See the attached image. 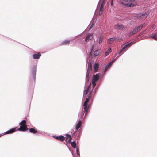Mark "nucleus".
Here are the masks:
<instances>
[{
    "mask_svg": "<svg viewBox=\"0 0 157 157\" xmlns=\"http://www.w3.org/2000/svg\"><path fill=\"white\" fill-rule=\"evenodd\" d=\"M90 100L87 98H86L85 101L83 105L84 107V111L86 112L85 115L86 114H87L88 111L90 107V105H88V103L89 102V101Z\"/></svg>",
    "mask_w": 157,
    "mask_h": 157,
    "instance_id": "obj_2",
    "label": "nucleus"
},
{
    "mask_svg": "<svg viewBox=\"0 0 157 157\" xmlns=\"http://www.w3.org/2000/svg\"><path fill=\"white\" fill-rule=\"evenodd\" d=\"M93 24H92V25H91V26H90V29H91V28H92V26H93Z\"/></svg>",
    "mask_w": 157,
    "mask_h": 157,
    "instance_id": "obj_41",
    "label": "nucleus"
},
{
    "mask_svg": "<svg viewBox=\"0 0 157 157\" xmlns=\"http://www.w3.org/2000/svg\"><path fill=\"white\" fill-rule=\"evenodd\" d=\"M100 52L99 50H96L94 52V55L95 56H98L100 53Z\"/></svg>",
    "mask_w": 157,
    "mask_h": 157,
    "instance_id": "obj_22",
    "label": "nucleus"
},
{
    "mask_svg": "<svg viewBox=\"0 0 157 157\" xmlns=\"http://www.w3.org/2000/svg\"><path fill=\"white\" fill-rule=\"evenodd\" d=\"M36 66L33 67L32 71V73L33 74V76L34 79H35L36 76Z\"/></svg>",
    "mask_w": 157,
    "mask_h": 157,
    "instance_id": "obj_8",
    "label": "nucleus"
},
{
    "mask_svg": "<svg viewBox=\"0 0 157 157\" xmlns=\"http://www.w3.org/2000/svg\"><path fill=\"white\" fill-rule=\"evenodd\" d=\"M148 14H143L141 16L140 18H145L147 17V15H148Z\"/></svg>",
    "mask_w": 157,
    "mask_h": 157,
    "instance_id": "obj_25",
    "label": "nucleus"
},
{
    "mask_svg": "<svg viewBox=\"0 0 157 157\" xmlns=\"http://www.w3.org/2000/svg\"><path fill=\"white\" fill-rule=\"evenodd\" d=\"M53 137L57 140L61 141H63L65 139V137L61 135L59 136L55 135L53 136Z\"/></svg>",
    "mask_w": 157,
    "mask_h": 157,
    "instance_id": "obj_5",
    "label": "nucleus"
},
{
    "mask_svg": "<svg viewBox=\"0 0 157 157\" xmlns=\"http://www.w3.org/2000/svg\"><path fill=\"white\" fill-rule=\"evenodd\" d=\"M93 46L92 47V50H93Z\"/></svg>",
    "mask_w": 157,
    "mask_h": 157,
    "instance_id": "obj_42",
    "label": "nucleus"
},
{
    "mask_svg": "<svg viewBox=\"0 0 157 157\" xmlns=\"http://www.w3.org/2000/svg\"><path fill=\"white\" fill-rule=\"evenodd\" d=\"M115 27L117 28H118L119 30H121L123 29L124 27L123 25H120L119 24H116L114 25Z\"/></svg>",
    "mask_w": 157,
    "mask_h": 157,
    "instance_id": "obj_16",
    "label": "nucleus"
},
{
    "mask_svg": "<svg viewBox=\"0 0 157 157\" xmlns=\"http://www.w3.org/2000/svg\"><path fill=\"white\" fill-rule=\"evenodd\" d=\"M116 38L115 37L111 38L108 40V43L112 44L113 42L116 40Z\"/></svg>",
    "mask_w": 157,
    "mask_h": 157,
    "instance_id": "obj_15",
    "label": "nucleus"
},
{
    "mask_svg": "<svg viewBox=\"0 0 157 157\" xmlns=\"http://www.w3.org/2000/svg\"><path fill=\"white\" fill-rule=\"evenodd\" d=\"M135 0H129V2H133Z\"/></svg>",
    "mask_w": 157,
    "mask_h": 157,
    "instance_id": "obj_39",
    "label": "nucleus"
},
{
    "mask_svg": "<svg viewBox=\"0 0 157 157\" xmlns=\"http://www.w3.org/2000/svg\"><path fill=\"white\" fill-rule=\"evenodd\" d=\"M125 5V6L128 7H133L134 6H135V5L134 3H128V4H126Z\"/></svg>",
    "mask_w": 157,
    "mask_h": 157,
    "instance_id": "obj_19",
    "label": "nucleus"
},
{
    "mask_svg": "<svg viewBox=\"0 0 157 157\" xmlns=\"http://www.w3.org/2000/svg\"><path fill=\"white\" fill-rule=\"evenodd\" d=\"M123 50H122V49L120 51V52H119L118 54H120L121 53V52L123 51Z\"/></svg>",
    "mask_w": 157,
    "mask_h": 157,
    "instance_id": "obj_37",
    "label": "nucleus"
},
{
    "mask_svg": "<svg viewBox=\"0 0 157 157\" xmlns=\"http://www.w3.org/2000/svg\"><path fill=\"white\" fill-rule=\"evenodd\" d=\"M103 38L102 36H101L99 38V44L101 43L103 41Z\"/></svg>",
    "mask_w": 157,
    "mask_h": 157,
    "instance_id": "obj_26",
    "label": "nucleus"
},
{
    "mask_svg": "<svg viewBox=\"0 0 157 157\" xmlns=\"http://www.w3.org/2000/svg\"><path fill=\"white\" fill-rule=\"evenodd\" d=\"M82 125V123L81 121H79L78 122V123L76 125V126L75 127L76 129L77 130H78L79 128Z\"/></svg>",
    "mask_w": 157,
    "mask_h": 157,
    "instance_id": "obj_17",
    "label": "nucleus"
},
{
    "mask_svg": "<svg viewBox=\"0 0 157 157\" xmlns=\"http://www.w3.org/2000/svg\"><path fill=\"white\" fill-rule=\"evenodd\" d=\"M93 38V34L92 33H89L88 36L85 39V41L86 42H88L90 40H91Z\"/></svg>",
    "mask_w": 157,
    "mask_h": 157,
    "instance_id": "obj_9",
    "label": "nucleus"
},
{
    "mask_svg": "<svg viewBox=\"0 0 157 157\" xmlns=\"http://www.w3.org/2000/svg\"><path fill=\"white\" fill-rule=\"evenodd\" d=\"M66 141L67 143H70L71 142L72 137L71 136L67 134H66L65 135Z\"/></svg>",
    "mask_w": 157,
    "mask_h": 157,
    "instance_id": "obj_4",
    "label": "nucleus"
},
{
    "mask_svg": "<svg viewBox=\"0 0 157 157\" xmlns=\"http://www.w3.org/2000/svg\"><path fill=\"white\" fill-rule=\"evenodd\" d=\"M93 97L92 91H90L88 94V96L87 98L90 100L91 101L93 100Z\"/></svg>",
    "mask_w": 157,
    "mask_h": 157,
    "instance_id": "obj_13",
    "label": "nucleus"
},
{
    "mask_svg": "<svg viewBox=\"0 0 157 157\" xmlns=\"http://www.w3.org/2000/svg\"><path fill=\"white\" fill-rule=\"evenodd\" d=\"M76 153L77 155H78L79 154V151L78 149H77L76 150Z\"/></svg>",
    "mask_w": 157,
    "mask_h": 157,
    "instance_id": "obj_36",
    "label": "nucleus"
},
{
    "mask_svg": "<svg viewBox=\"0 0 157 157\" xmlns=\"http://www.w3.org/2000/svg\"><path fill=\"white\" fill-rule=\"evenodd\" d=\"M102 13H103V10H100V11H99V15H101Z\"/></svg>",
    "mask_w": 157,
    "mask_h": 157,
    "instance_id": "obj_31",
    "label": "nucleus"
},
{
    "mask_svg": "<svg viewBox=\"0 0 157 157\" xmlns=\"http://www.w3.org/2000/svg\"><path fill=\"white\" fill-rule=\"evenodd\" d=\"M105 1L103 0V1L102 3L101 4V7L100 8V10H101L103 11V10H104V4H105Z\"/></svg>",
    "mask_w": 157,
    "mask_h": 157,
    "instance_id": "obj_21",
    "label": "nucleus"
},
{
    "mask_svg": "<svg viewBox=\"0 0 157 157\" xmlns=\"http://www.w3.org/2000/svg\"><path fill=\"white\" fill-rule=\"evenodd\" d=\"M71 145L74 148H75L76 147V144L75 142L73 141L71 142Z\"/></svg>",
    "mask_w": 157,
    "mask_h": 157,
    "instance_id": "obj_23",
    "label": "nucleus"
},
{
    "mask_svg": "<svg viewBox=\"0 0 157 157\" xmlns=\"http://www.w3.org/2000/svg\"><path fill=\"white\" fill-rule=\"evenodd\" d=\"M113 0H112L111 1V6H112L113 5Z\"/></svg>",
    "mask_w": 157,
    "mask_h": 157,
    "instance_id": "obj_34",
    "label": "nucleus"
},
{
    "mask_svg": "<svg viewBox=\"0 0 157 157\" xmlns=\"http://www.w3.org/2000/svg\"><path fill=\"white\" fill-rule=\"evenodd\" d=\"M126 47L124 46L121 49L122 50H124V49H125V48H126Z\"/></svg>",
    "mask_w": 157,
    "mask_h": 157,
    "instance_id": "obj_33",
    "label": "nucleus"
},
{
    "mask_svg": "<svg viewBox=\"0 0 157 157\" xmlns=\"http://www.w3.org/2000/svg\"><path fill=\"white\" fill-rule=\"evenodd\" d=\"M92 85L93 88H94L96 85V82L92 81Z\"/></svg>",
    "mask_w": 157,
    "mask_h": 157,
    "instance_id": "obj_28",
    "label": "nucleus"
},
{
    "mask_svg": "<svg viewBox=\"0 0 157 157\" xmlns=\"http://www.w3.org/2000/svg\"><path fill=\"white\" fill-rule=\"evenodd\" d=\"M116 59H114L111 62H112V63H114L115 61L116 60Z\"/></svg>",
    "mask_w": 157,
    "mask_h": 157,
    "instance_id": "obj_38",
    "label": "nucleus"
},
{
    "mask_svg": "<svg viewBox=\"0 0 157 157\" xmlns=\"http://www.w3.org/2000/svg\"><path fill=\"white\" fill-rule=\"evenodd\" d=\"M120 4L123 5L124 6H125V5L126 4L124 3L122 1H120L119 2Z\"/></svg>",
    "mask_w": 157,
    "mask_h": 157,
    "instance_id": "obj_29",
    "label": "nucleus"
},
{
    "mask_svg": "<svg viewBox=\"0 0 157 157\" xmlns=\"http://www.w3.org/2000/svg\"><path fill=\"white\" fill-rule=\"evenodd\" d=\"M109 67H108L107 66H106V67H105V71H106V70H107L108 69V68H109Z\"/></svg>",
    "mask_w": 157,
    "mask_h": 157,
    "instance_id": "obj_35",
    "label": "nucleus"
},
{
    "mask_svg": "<svg viewBox=\"0 0 157 157\" xmlns=\"http://www.w3.org/2000/svg\"><path fill=\"white\" fill-rule=\"evenodd\" d=\"M112 64V62L109 63L108 65H107L109 67Z\"/></svg>",
    "mask_w": 157,
    "mask_h": 157,
    "instance_id": "obj_30",
    "label": "nucleus"
},
{
    "mask_svg": "<svg viewBox=\"0 0 157 157\" xmlns=\"http://www.w3.org/2000/svg\"><path fill=\"white\" fill-rule=\"evenodd\" d=\"M70 42V40H65L61 43L60 45L61 46V45H68L69 44Z\"/></svg>",
    "mask_w": 157,
    "mask_h": 157,
    "instance_id": "obj_14",
    "label": "nucleus"
},
{
    "mask_svg": "<svg viewBox=\"0 0 157 157\" xmlns=\"http://www.w3.org/2000/svg\"><path fill=\"white\" fill-rule=\"evenodd\" d=\"M124 2H128V1L127 0H125L124 1H123Z\"/></svg>",
    "mask_w": 157,
    "mask_h": 157,
    "instance_id": "obj_40",
    "label": "nucleus"
},
{
    "mask_svg": "<svg viewBox=\"0 0 157 157\" xmlns=\"http://www.w3.org/2000/svg\"><path fill=\"white\" fill-rule=\"evenodd\" d=\"M99 67V65L98 64L95 63L94 64V71L95 72H97L98 70Z\"/></svg>",
    "mask_w": 157,
    "mask_h": 157,
    "instance_id": "obj_20",
    "label": "nucleus"
},
{
    "mask_svg": "<svg viewBox=\"0 0 157 157\" xmlns=\"http://www.w3.org/2000/svg\"><path fill=\"white\" fill-rule=\"evenodd\" d=\"M16 128H12L6 132H5V134H7L13 133L17 131V130L16 129Z\"/></svg>",
    "mask_w": 157,
    "mask_h": 157,
    "instance_id": "obj_7",
    "label": "nucleus"
},
{
    "mask_svg": "<svg viewBox=\"0 0 157 157\" xmlns=\"http://www.w3.org/2000/svg\"><path fill=\"white\" fill-rule=\"evenodd\" d=\"M99 75L98 73H97L95 75H94L93 77V80L92 81L95 82H97L99 79Z\"/></svg>",
    "mask_w": 157,
    "mask_h": 157,
    "instance_id": "obj_6",
    "label": "nucleus"
},
{
    "mask_svg": "<svg viewBox=\"0 0 157 157\" xmlns=\"http://www.w3.org/2000/svg\"><path fill=\"white\" fill-rule=\"evenodd\" d=\"M152 38L156 40H157V35L156 34H154Z\"/></svg>",
    "mask_w": 157,
    "mask_h": 157,
    "instance_id": "obj_27",
    "label": "nucleus"
},
{
    "mask_svg": "<svg viewBox=\"0 0 157 157\" xmlns=\"http://www.w3.org/2000/svg\"><path fill=\"white\" fill-rule=\"evenodd\" d=\"M41 56L40 53H38L37 54H34L33 55V57L34 59H37L40 58Z\"/></svg>",
    "mask_w": 157,
    "mask_h": 157,
    "instance_id": "obj_10",
    "label": "nucleus"
},
{
    "mask_svg": "<svg viewBox=\"0 0 157 157\" xmlns=\"http://www.w3.org/2000/svg\"><path fill=\"white\" fill-rule=\"evenodd\" d=\"M143 27V25H140V26H138L137 27H136L130 33H129V36H131L133 34H136L139 31H140Z\"/></svg>",
    "mask_w": 157,
    "mask_h": 157,
    "instance_id": "obj_3",
    "label": "nucleus"
},
{
    "mask_svg": "<svg viewBox=\"0 0 157 157\" xmlns=\"http://www.w3.org/2000/svg\"><path fill=\"white\" fill-rule=\"evenodd\" d=\"M111 52V48H109L107 51L105 52V55L106 56Z\"/></svg>",
    "mask_w": 157,
    "mask_h": 157,
    "instance_id": "obj_24",
    "label": "nucleus"
},
{
    "mask_svg": "<svg viewBox=\"0 0 157 157\" xmlns=\"http://www.w3.org/2000/svg\"><path fill=\"white\" fill-rule=\"evenodd\" d=\"M136 43V42H132L130 43H128L126 44L125 46L126 47V48L127 47H130L131 45H132L133 44L135 43Z\"/></svg>",
    "mask_w": 157,
    "mask_h": 157,
    "instance_id": "obj_18",
    "label": "nucleus"
},
{
    "mask_svg": "<svg viewBox=\"0 0 157 157\" xmlns=\"http://www.w3.org/2000/svg\"><path fill=\"white\" fill-rule=\"evenodd\" d=\"M90 85H91V84H90V85L88 86L86 90H84V94H83V96L84 97H85L86 96V95L87 94L88 92H89L90 87Z\"/></svg>",
    "mask_w": 157,
    "mask_h": 157,
    "instance_id": "obj_12",
    "label": "nucleus"
},
{
    "mask_svg": "<svg viewBox=\"0 0 157 157\" xmlns=\"http://www.w3.org/2000/svg\"><path fill=\"white\" fill-rule=\"evenodd\" d=\"M29 130L30 132L32 133L36 134L38 132L37 129L33 128H30Z\"/></svg>",
    "mask_w": 157,
    "mask_h": 157,
    "instance_id": "obj_11",
    "label": "nucleus"
},
{
    "mask_svg": "<svg viewBox=\"0 0 157 157\" xmlns=\"http://www.w3.org/2000/svg\"><path fill=\"white\" fill-rule=\"evenodd\" d=\"M26 123V121L25 120H23L20 123L19 125L20 126L17 130L24 132L29 130V128L27 127V125L25 124Z\"/></svg>",
    "mask_w": 157,
    "mask_h": 157,
    "instance_id": "obj_1",
    "label": "nucleus"
},
{
    "mask_svg": "<svg viewBox=\"0 0 157 157\" xmlns=\"http://www.w3.org/2000/svg\"><path fill=\"white\" fill-rule=\"evenodd\" d=\"M88 67H89L91 68L92 65L91 63L88 64Z\"/></svg>",
    "mask_w": 157,
    "mask_h": 157,
    "instance_id": "obj_32",
    "label": "nucleus"
}]
</instances>
